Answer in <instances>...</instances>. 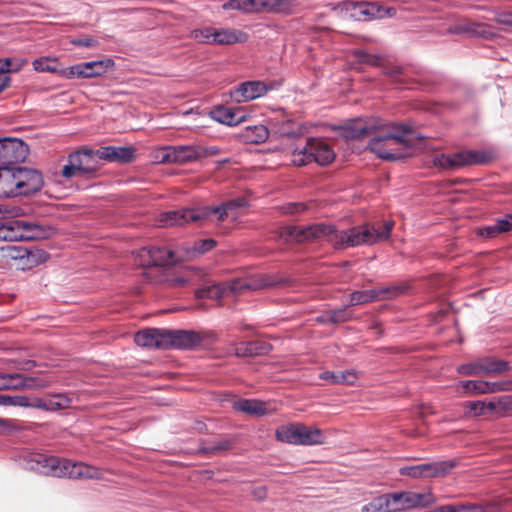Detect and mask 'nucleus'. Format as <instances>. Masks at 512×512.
Segmentation results:
<instances>
[{
  "label": "nucleus",
  "instance_id": "nucleus-44",
  "mask_svg": "<svg viewBox=\"0 0 512 512\" xmlns=\"http://www.w3.org/2000/svg\"><path fill=\"white\" fill-rule=\"evenodd\" d=\"M226 291L227 287L224 284L218 283L197 289L195 295L197 298L201 299L218 300L225 295Z\"/></svg>",
  "mask_w": 512,
  "mask_h": 512
},
{
  "label": "nucleus",
  "instance_id": "nucleus-47",
  "mask_svg": "<svg viewBox=\"0 0 512 512\" xmlns=\"http://www.w3.org/2000/svg\"><path fill=\"white\" fill-rule=\"evenodd\" d=\"M11 167L0 168V198L13 197Z\"/></svg>",
  "mask_w": 512,
  "mask_h": 512
},
{
  "label": "nucleus",
  "instance_id": "nucleus-2",
  "mask_svg": "<svg viewBox=\"0 0 512 512\" xmlns=\"http://www.w3.org/2000/svg\"><path fill=\"white\" fill-rule=\"evenodd\" d=\"M415 140L409 126L391 123L375 127L367 148L383 160L395 161L409 156L407 151L414 146Z\"/></svg>",
  "mask_w": 512,
  "mask_h": 512
},
{
  "label": "nucleus",
  "instance_id": "nucleus-12",
  "mask_svg": "<svg viewBox=\"0 0 512 512\" xmlns=\"http://www.w3.org/2000/svg\"><path fill=\"white\" fill-rule=\"evenodd\" d=\"M198 159L197 146L193 145L162 147L156 151L155 155V160L159 163L184 164Z\"/></svg>",
  "mask_w": 512,
  "mask_h": 512
},
{
  "label": "nucleus",
  "instance_id": "nucleus-52",
  "mask_svg": "<svg viewBox=\"0 0 512 512\" xmlns=\"http://www.w3.org/2000/svg\"><path fill=\"white\" fill-rule=\"evenodd\" d=\"M457 372L461 375L470 376V375H481V358H478L472 362L461 364L456 368Z\"/></svg>",
  "mask_w": 512,
  "mask_h": 512
},
{
  "label": "nucleus",
  "instance_id": "nucleus-27",
  "mask_svg": "<svg viewBox=\"0 0 512 512\" xmlns=\"http://www.w3.org/2000/svg\"><path fill=\"white\" fill-rule=\"evenodd\" d=\"M482 374L486 376H500L511 371L510 363L493 356L481 358Z\"/></svg>",
  "mask_w": 512,
  "mask_h": 512
},
{
  "label": "nucleus",
  "instance_id": "nucleus-21",
  "mask_svg": "<svg viewBox=\"0 0 512 512\" xmlns=\"http://www.w3.org/2000/svg\"><path fill=\"white\" fill-rule=\"evenodd\" d=\"M273 88L274 84L272 82L267 84L263 81H246L236 88L234 95L237 101L247 102L263 96Z\"/></svg>",
  "mask_w": 512,
  "mask_h": 512
},
{
  "label": "nucleus",
  "instance_id": "nucleus-43",
  "mask_svg": "<svg viewBox=\"0 0 512 512\" xmlns=\"http://www.w3.org/2000/svg\"><path fill=\"white\" fill-rule=\"evenodd\" d=\"M239 32L232 29H216L212 38L214 45H232L239 42Z\"/></svg>",
  "mask_w": 512,
  "mask_h": 512
},
{
  "label": "nucleus",
  "instance_id": "nucleus-24",
  "mask_svg": "<svg viewBox=\"0 0 512 512\" xmlns=\"http://www.w3.org/2000/svg\"><path fill=\"white\" fill-rule=\"evenodd\" d=\"M39 386L34 377L20 373H0V390L33 389Z\"/></svg>",
  "mask_w": 512,
  "mask_h": 512
},
{
  "label": "nucleus",
  "instance_id": "nucleus-10",
  "mask_svg": "<svg viewBox=\"0 0 512 512\" xmlns=\"http://www.w3.org/2000/svg\"><path fill=\"white\" fill-rule=\"evenodd\" d=\"M29 148L18 138H0V168L14 167L25 161Z\"/></svg>",
  "mask_w": 512,
  "mask_h": 512
},
{
  "label": "nucleus",
  "instance_id": "nucleus-60",
  "mask_svg": "<svg viewBox=\"0 0 512 512\" xmlns=\"http://www.w3.org/2000/svg\"><path fill=\"white\" fill-rule=\"evenodd\" d=\"M307 209V205L301 202L298 203H287L281 207L284 214H299Z\"/></svg>",
  "mask_w": 512,
  "mask_h": 512
},
{
  "label": "nucleus",
  "instance_id": "nucleus-45",
  "mask_svg": "<svg viewBox=\"0 0 512 512\" xmlns=\"http://www.w3.org/2000/svg\"><path fill=\"white\" fill-rule=\"evenodd\" d=\"M379 300V295L376 293V289H370V290H358L354 291L350 294V303L349 305L355 306V305H361V304H367L374 301Z\"/></svg>",
  "mask_w": 512,
  "mask_h": 512
},
{
  "label": "nucleus",
  "instance_id": "nucleus-6",
  "mask_svg": "<svg viewBox=\"0 0 512 512\" xmlns=\"http://www.w3.org/2000/svg\"><path fill=\"white\" fill-rule=\"evenodd\" d=\"M11 180L13 197L28 196L39 192L44 179L42 173L34 168L14 166L11 167Z\"/></svg>",
  "mask_w": 512,
  "mask_h": 512
},
{
  "label": "nucleus",
  "instance_id": "nucleus-49",
  "mask_svg": "<svg viewBox=\"0 0 512 512\" xmlns=\"http://www.w3.org/2000/svg\"><path fill=\"white\" fill-rule=\"evenodd\" d=\"M26 428L23 426L22 422L10 419V418H0V435H9L16 432L24 431Z\"/></svg>",
  "mask_w": 512,
  "mask_h": 512
},
{
  "label": "nucleus",
  "instance_id": "nucleus-33",
  "mask_svg": "<svg viewBox=\"0 0 512 512\" xmlns=\"http://www.w3.org/2000/svg\"><path fill=\"white\" fill-rule=\"evenodd\" d=\"M233 444L234 441L229 438H222L215 441H202L198 448V454L205 456L216 455L230 450Z\"/></svg>",
  "mask_w": 512,
  "mask_h": 512
},
{
  "label": "nucleus",
  "instance_id": "nucleus-22",
  "mask_svg": "<svg viewBox=\"0 0 512 512\" xmlns=\"http://www.w3.org/2000/svg\"><path fill=\"white\" fill-rule=\"evenodd\" d=\"M135 148L105 146L97 149L98 159L108 162L129 163L135 158Z\"/></svg>",
  "mask_w": 512,
  "mask_h": 512
},
{
  "label": "nucleus",
  "instance_id": "nucleus-7",
  "mask_svg": "<svg viewBox=\"0 0 512 512\" xmlns=\"http://www.w3.org/2000/svg\"><path fill=\"white\" fill-rule=\"evenodd\" d=\"M386 512H401L414 508H423L434 502L433 494L416 492H396L382 495Z\"/></svg>",
  "mask_w": 512,
  "mask_h": 512
},
{
  "label": "nucleus",
  "instance_id": "nucleus-39",
  "mask_svg": "<svg viewBox=\"0 0 512 512\" xmlns=\"http://www.w3.org/2000/svg\"><path fill=\"white\" fill-rule=\"evenodd\" d=\"M375 289L376 293L379 295V300H390L405 295L410 290V284L408 282H402Z\"/></svg>",
  "mask_w": 512,
  "mask_h": 512
},
{
  "label": "nucleus",
  "instance_id": "nucleus-37",
  "mask_svg": "<svg viewBox=\"0 0 512 512\" xmlns=\"http://www.w3.org/2000/svg\"><path fill=\"white\" fill-rule=\"evenodd\" d=\"M375 126L368 125L362 121L354 123L343 128V136L347 139H362L366 136H372Z\"/></svg>",
  "mask_w": 512,
  "mask_h": 512
},
{
  "label": "nucleus",
  "instance_id": "nucleus-17",
  "mask_svg": "<svg viewBox=\"0 0 512 512\" xmlns=\"http://www.w3.org/2000/svg\"><path fill=\"white\" fill-rule=\"evenodd\" d=\"M198 208H183L161 213L159 223L161 226H183L189 223L201 222Z\"/></svg>",
  "mask_w": 512,
  "mask_h": 512
},
{
  "label": "nucleus",
  "instance_id": "nucleus-32",
  "mask_svg": "<svg viewBox=\"0 0 512 512\" xmlns=\"http://www.w3.org/2000/svg\"><path fill=\"white\" fill-rule=\"evenodd\" d=\"M234 409L252 416H263L267 413L266 403L256 399H241L234 403Z\"/></svg>",
  "mask_w": 512,
  "mask_h": 512
},
{
  "label": "nucleus",
  "instance_id": "nucleus-18",
  "mask_svg": "<svg viewBox=\"0 0 512 512\" xmlns=\"http://www.w3.org/2000/svg\"><path fill=\"white\" fill-rule=\"evenodd\" d=\"M134 342L144 348L167 349L166 329L146 328L134 335Z\"/></svg>",
  "mask_w": 512,
  "mask_h": 512
},
{
  "label": "nucleus",
  "instance_id": "nucleus-30",
  "mask_svg": "<svg viewBox=\"0 0 512 512\" xmlns=\"http://www.w3.org/2000/svg\"><path fill=\"white\" fill-rule=\"evenodd\" d=\"M298 445L313 446L324 443L323 431L317 427L306 426L299 423Z\"/></svg>",
  "mask_w": 512,
  "mask_h": 512
},
{
  "label": "nucleus",
  "instance_id": "nucleus-59",
  "mask_svg": "<svg viewBox=\"0 0 512 512\" xmlns=\"http://www.w3.org/2000/svg\"><path fill=\"white\" fill-rule=\"evenodd\" d=\"M224 9L239 10L250 14L248 0H229L223 5Z\"/></svg>",
  "mask_w": 512,
  "mask_h": 512
},
{
  "label": "nucleus",
  "instance_id": "nucleus-48",
  "mask_svg": "<svg viewBox=\"0 0 512 512\" xmlns=\"http://www.w3.org/2000/svg\"><path fill=\"white\" fill-rule=\"evenodd\" d=\"M58 62L57 58L51 57H40L32 62L33 68L37 72H49L58 74V68L56 66Z\"/></svg>",
  "mask_w": 512,
  "mask_h": 512
},
{
  "label": "nucleus",
  "instance_id": "nucleus-35",
  "mask_svg": "<svg viewBox=\"0 0 512 512\" xmlns=\"http://www.w3.org/2000/svg\"><path fill=\"white\" fill-rule=\"evenodd\" d=\"M28 61L26 59H10L7 58L4 60V63L0 66V93L9 86L10 77L8 76V72L10 71H18L23 66L27 65Z\"/></svg>",
  "mask_w": 512,
  "mask_h": 512
},
{
  "label": "nucleus",
  "instance_id": "nucleus-63",
  "mask_svg": "<svg viewBox=\"0 0 512 512\" xmlns=\"http://www.w3.org/2000/svg\"><path fill=\"white\" fill-rule=\"evenodd\" d=\"M71 44L78 47H96L98 45V41L89 36L79 37L71 40Z\"/></svg>",
  "mask_w": 512,
  "mask_h": 512
},
{
  "label": "nucleus",
  "instance_id": "nucleus-50",
  "mask_svg": "<svg viewBox=\"0 0 512 512\" xmlns=\"http://www.w3.org/2000/svg\"><path fill=\"white\" fill-rule=\"evenodd\" d=\"M214 30L213 27H203V28H197L193 29L190 32V38L196 40L199 43L204 44H212V38L214 36Z\"/></svg>",
  "mask_w": 512,
  "mask_h": 512
},
{
  "label": "nucleus",
  "instance_id": "nucleus-4",
  "mask_svg": "<svg viewBox=\"0 0 512 512\" xmlns=\"http://www.w3.org/2000/svg\"><path fill=\"white\" fill-rule=\"evenodd\" d=\"M496 159L492 150H462L452 154H440L435 165L446 170H456L466 166L486 165Z\"/></svg>",
  "mask_w": 512,
  "mask_h": 512
},
{
  "label": "nucleus",
  "instance_id": "nucleus-38",
  "mask_svg": "<svg viewBox=\"0 0 512 512\" xmlns=\"http://www.w3.org/2000/svg\"><path fill=\"white\" fill-rule=\"evenodd\" d=\"M217 246V241L213 238L196 240L191 247L185 248V257L187 259H195Z\"/></svg>",
  "mask_w": 512,
  "mask_h": 512
},
{
  "label": "nucleus",
  "instance_id": "nucleus-61",
  "mask_svg": "<svg viewBox=\"0 0 512 512\" xmlns=\"http://www.w3.org/2000/svg\"><path fill=\"white\" fill-rule=\"evenodd\" d=\"M466 407L469 408L475 416H481L488 410L487 402L484 401H469L466 403Z\"/></svg>",
  "mask_w": 512,
  "mask_h": 512
},
{
  "label": "nucleus",
  "instance_id": "nucleus-55",
  "mask_svg": "<svg viewBox=\"0 0 512 512\" xmlns=\"http://www.w3.org/2000/svg\"><path fill=\"white\" fill-rule=\"evenodd\" d=\"M57 75L66 79H73L75 77L82 78V76L85 75V72L81 70V65L79 63L68 68L58 69Z\"/></svg>",
  "mask_w": 512,
  "mask_h": 512
},
{
  "label": "nucleus",
  "instance_id": "nucleus-31",
  "mask_svg": "<svg viewBox=\"0 0 512 512\" xmlns=\"http://www.w3.org/2000/svg\"><path fill=\"white\" fill-rule=\"evenodd\" d=\"M114 60L107 58L104 60L90 61L80 63L81 70L85 72L82 78H93L104 75L107 70L114 66Z\"/></svg>",
  "mask_w": 512,
  "mask_h": 512
},
{
  "label": "nucleus",
  "instance_id": "nucleus-15",
  "mask_svg": "<svg viewBox=\"0 0 512 512\" xmlns=\"http://www.w3.org/2000/svg\"><path fill=\"white\" fill-rule=\"evenodd\" d=\"M449 32L457 35H467L485 40H494L498 37L494 27L481 22L466 20L449 28Z\"/></svg>",
  "mask_w": 512,
  "mask_h": 512
},
{
  "label": "nucleus",
  "instance_id": "nucleus-64",
  "mask_svg": "<svg viewBox=\"0 0 512 512\" xmlns=\"http://www.w3.org/2000/svg\"><path fill=\"white\" fill-rule=\"evenodd\" d=\"M494 21L499 25L512 29V12H498L495 15Z\"/></svg>",
  "mask_w": 512,
  "mask_h": 512
},
{
  "label": "nucleus",
  "instance_id": "nucleus-8",
  "mask_svg": "<svg viewBox=\"0 0 512 512\" xmlns=\"http://www.w3.org/2000/svg\"><path fill=\"white\" fill-rule=\"evenodd\" d=\"M46 236V229L32 222L14 220L8 223H0V239L4 241L34 240Z\"/></svg>",
  "mask_w": 512,
  "mask_h": 512
},
{
  "label": "nucleus",
  "instance_id": "nucleus-3",
  "mask_svg": "<svg viewBox=\"0 0 512 512\" xmlns=\"http://www.w3.org/2000/svg\"><path fill=\"white\" fill-rule=\"evenodd\" d=\"M36 461L45 463L44 466L49 467L53 475L57 477H68L72 479H102V471L84 462H76L70 459L58 458L54 456L46 457L39 455Z\"/></svg>",
  "mask_w": 512,
  "mask_h": 512
},
{
  "label": "nucleus",
  "instance_id": "nucleus-40",
  "mask_svg": "<svg viewBox=\"0 0 512 512\" xmlns=\"http://www.w3.org/2000/svg\"><path fill=\"white\" fill-rule=\"evenodd\" d=\"M275 436L280 442L298 445L299 423L280 426L276 429Z\"/></svg>",
  "mask_w": 512,
  "mask_h": 512
},
{
  "label": "nucleus",
  "instance_id": "nucleus-11",
  "mask_svg": "<svg viewBox=\"0 0 512 512\" xmlns=\"http://www.w3.org/2000/svg\"><path fill=\"white\" fill-rule=\"evenodd\" d=\"M382 73L390 78V80L397 84L406 85L410 82H418L422 85H435L438 84V80L433 78L427 74L416 72V77L411 78L409 74V69L402 65L393 64L388 61L386 58L384 60V65H382Z\"/></svg>",
  "mask_w": 512,
  "mask_h": 512
},
{
  "label": "nucleus",
  "instance_id": "nucleus-1",
  "mask_svg": "<svg viewBox=\"0 0 512 512\" xmlns=\"http://www.w3.org/2000/svg\"><path fill=\"white\" fill-rule=\"evenodd\" d=\"M393 226V221H386L384 224H363L338 231L335 225L314 223L308 226H284L278 234L285 243L301 244L326 239L334 248L342 249L385 241L390 237Z\"/></svg>",
  "mask_w": 512,
  "mask_h": 512
},
{
  "label": "nucleus",
  "instance_id": "nucleus-46",
  "mask_svg": "<svg viewBox=\"0 0 512 512\" xmlns=\"http://www.w3.org/2000/svg\"><path fill=\"white\" fill-rule=\"evenodd\" d=\"M354 56L357 59L358 63L360 64H366L372 67H382L384 65L385 57L378 55V54H372L365 50H357L354 52Z\"/></svg>",
  "mask_w": 512,
  "mask_h": 512
},
{
  "label": "nucleus",
  "instance_id": "nucleus-36",
  "mask_svg": "<svg viewBox=\"0 0 512 512\" xmlns=\"http://www.w3.org/2000/svg\"><path fill=\"white\" fill-rule=\"evenodd\" d=\"M242 138L247 143H264L269 137V130L262 124L247 126L241 133Z\"/></svg>",
  "mask_w": 512,
  "mask_h": 512
},
{
  "label": "nucleus",
  "instance_id": "nucleus-5",
  "mask_svg": "<svg viewBox=\"0 0 512 512\" xmlns=\"http://www.w3.org/2000/svg\"><path fill=\"white\" fill-rule=\"evenodd\" d=\"M335 152L325 141L318 138H309L306 145L293 152L292 162L296 166H304L316 162L320 166H326L335 159Z\"/></svg>",
  "mask_w": 512,
  "mask_h": 512
},
{
  "label": "nucleus",
  "instance_id": "nucleus-28",
  "mask_svg": "<svg viewBox=\"0 0 512 512\" xmlns=\"http://www.w3.org/2000/svg\"><path fill=\"white\" fill-rule=\"evenodd\" d=\"M422 471L424 477L435 478L444 477L449 474L456 466L455 460H444L422 464Z\"/></svg>",
  "mask_w": 512,
  "mask_h": 512
},
{
  "label": "nucleus",
  "instance_id": "nucleus-58",
  "mask_svg": "<svg viewBox=\"0 0 512 512\" xmlns=\"http://www.w3.org/2000/svg\"><path fill=\"white\" fill-rule=\"evenodd\" d=\"M385 509L383 497L379 496L369 504L364 505L361 512H386Z\"/></svg>",
  "mask_w": 512,
  "mask_h": 512
},
{
  "label": "nucleus",
  "instance_id": "nucleus-23",
  "mask_svg": "<svg viewBox=\"0 0 512 512\" xmlns=\"http://www.w3.org/2000/svg\"><path fill=\"white\" fill-rule=\"evenodd\" d=\"M71 398L66 394L58 393L50 398L36 397L31 400L30 408H36L48 412H56L68 409L71 405Z\"/></svg>",
  "mask_w": 512,
  "mask_h": 512
},
{
  "label": "nucleus",
  "instance_id": "nucleus-25",
  "mask_svg": "<svg viewBox=\"0 0 512 512\" xmlns=\"http://www.w3.org/2000/svg\"><path fill=\"white\" fill-rule=\"evenodd\" d=\"M273 346L263 340H254L248 342H240L234 347V354L237 357H255L268 355Z\"/></svg>",
  "mask_w": 512,
  "mask_h": 512
},
{
  "label": "nucleus",
  "instance_id": "nucleus-53",
  "mask_svg": "<svg viewBox=\"0 0 512 512\" xmlns=\"http://www.w3.org/2000/svg\"><path fill=\"white\" fill-rule=\"evenodd\" d=\"M31 400L24 395H3V406L29 407Z\"/></svg>",
  "mask_w": 512,
  "mask_h": 512
},
{
  "label": "nucleus",
  "instance_id": "nucleus-14",
  "mask_svg": "<svg viewBox=\"0 0 512 512\" xmlns=\"http://www.w3.org/2000/svg\"><path fill=\"white\" fill-rule=\"evenodd\" d=\"M175 262L174 252L166 247H144L138 252V264L142 267H162Z\"/></svg>",
  "mask_w": 512,
  "mask_h": 512
},
{
  "label": "nucleus",
  "instance_id": "nucleus-62",
  "mask_svg": "<svg viewBox=\"0 0 512 512\" xmlns=\"http://www.w3.org/2000/svg\"><path fill=\"white\" fill-rule=\"evenodd\" d=\"M422 467H423L422 464L415 465V466L403 467L400 469V474L404 475V476L413 477V478L424 477Z\"/></svg>",
  "mask_w": 512,
  "mask_h": 512
},
{
  "label": "nucleus",
  "instance_id": "nucleus-19",
  "mask_svg": "<svg viewBox=\"0 0 512 512\" xmlns=\"http://www.w3.org/2000/svg\"><path fill=\"white\" fill-rule=\"evenodd\" d=\"M97 159V150L92 149H79L68 155V160H72L84 176L94 175L98 171Z\"/></svg>",
  "mask_w": 512,
  "mask_h": 512
},
{
  "label": "nucleus",
  "instance_id": "nucleus-56",
  "mask_svg": "<svg viewBox=\"0 0 512 512\" xmlns=\"http://www.w3.org/2000/svg\"><path fill=\"white\" fill-rule=\"evenodd\" d=\"M60 175L69 180V179H72L74 177H83L84 175L80 172V170H78V168L76 167V165L73 163L72 160H68L67 159V164H65L62 169H61V172H60Z\"/></svg>",
  "mask_w": 512,
  "mask_h": 512
},
{
  "label": "nucleus",
  "instance_id": "nucleus-54",
  "mask_svg": "<svg viewBox=\"0 0 512 512\" xmlns=\"http://www.w3.org/2000/svg\"><path fill=\"white\" fill-rule=\"evenodd\" d=\"M500 234H502V231L500 230V226L497 221H495V224L493 225L480 227L476 230V235L484 239H494Z\"/></svg>",
  "mask_w": 512,
  "mask_h": 512
},
{
  "label": "nucleus",
  "instance_id": "nucleus-51",
  "mask_svg": "<svg viewBox=\"0 0 512 512\" xmlns=\"http://www.w3.org/2000/svg\"><path fill=\"white\" fill-rule=\"evenodd\" d=\"M29 254L26 256L27 265L29 267L37 266L49 259V254L41 249L28 248Z\"/></svg>",
  "mask_w": 512,
  "mask_h": 512
},
{
  "label": "nucleus",
  "instance_id": "nucleus-16",
  "mask_svg": "<svg viewBox=\"0 0 512 512\" xmlns=\"http://www.w3.org/2000/svg\"><path fill=\"white\" fill-rule=\"evenodd\" d=\"M459 386L467 393L471 394H491L512 390V380H501L489 382L483 380L460 381Z\"/></svg>",
  "mask_w": 512,
  "mask_h": 512
},
{
  "label": "nucleus",
  "instance_id": "nucleus-57",
  "mask_svg": "<svg viewBox=\"0 0 512 512\" xmlns=\"http://www.w3.org/2000/svg\"><path fill=\"white\" fill-rule=\"evenodd\" d=\"M7 252V256L11 259H26V256L29 254L28 248L16 245H7L3 248Z\"/></svg>",
  "mask_w": 512,
  "mask_h": 512
},
{
  "label": "nucleus",
  "instance_id": "nucleus-29",
  "mask_svg": "<svg viewBox=\"0 0 512 512\" xmlns=\"http://www.w3.org/2000/svg\"><path fill=\"white\" fill-rule=\"evenodd\" d=\"M295 5L293 0H260L259 13L291 15Z\"/></svg>",
  "mask_w": 512,
  "mask_h": 512
},
{
  "label": "nucleus",
  "instance_id": "nucleus-26",
  "mask_svg": "<svg viewBox=\"0 0 512 512\" xmlns=\"http://www.w3.org/2000/svg\"><path fill=\"white\" fill-rule=\"evenodd\" d=\"M210 116L215 121L228 126H236L245 119L244 115H239V111L225 106L213 108L210 111Z\"/></svg>",
  "mask_w": 512,
  "mask_h": 512
},
{
  "label": "nucleus",
  "instance_id": "nucleus-34",
  "mask_svg": "<svg viewBox=\"0 0 512 512\" xmlns=\"http://www.w3.org/2000/svg\"><path fill=\"white\" fill-rule=\"evenodd\" d=\"M319 378L332 384L353 385L357 380V375L353 370L324 371L319 374Z\"/></svg>",
  "mask_w": 512,
  "mask_h": 512
},
{
  "label": "nucleus",
  "instance_id": "nucleus-13",
  "mask_svg": "<svg viewBox=\"0 0 512 512\" xmlns=\"http://www.w3.org/2000/svg\"><path fill=\"white\" fill-rule=\"evenodd\" d=\"M211 334L210 332L166 329L167 349H193L199 346L205 338L210 337Z\"/></svg>",
  "mask_w": 512,
  "mask_h": 512
},
{
  "label": "nucleus",
  "instance_id": "nucleus-42",
  "mask_svg": "<svg viewBox=\"0 0 512 512\" xmlns=\"http://www.w3.org/2000/svg\"><path fill=\"white\" fill-rule=\"evenodd\" d=\"M488 410L503 416L512 415V395H503L487 402Z\"/></svg>",
  "mask_w": 512,
  "mask_h": 512
},
{
  "label": "nucleus",
  "instance_id": "nucleus-41",
  "mask_svg": "<svg viewBox=\"0 0 512 512\" xmlns=\"http://www.w3.org/2000/svg\"><path fill=\"white\" fill-rule=\"evenodd\" d=\"M352 319V314L347 311V306L326 311L322 316L317 318L318 322L328 324H340L348 322Z\"/></svg>",
  "mask_w": 512,
  "mask_h": 512
},
{
  "label": "nucleus",
  "instance_id": "nucleus-20",
  "mask_svg": "<svg viewBox=\"0 0 512 512\" xmlns=\"http://www.w3.org/2000/svg\"><path fill=\"white\" fill-rule=\"evenodd\" d=\"M248 206V203L245 198L238 197L226 202L221 203L218 206L215 207H200L198 208L199 214L202 216L201 221L206 220L209 216L212 214L217 215V221L223 222L228 217L229 212L233 211L240 207H246Z\"/></svg>",
  "mask_w": 512,
  "mask_h": 512
},
{
  "label": "nucleus",
  "instance_id": "nucleus-9",
  "mask_svg": "<svg viewBox=\"0 0 512 512\" xmlns=\"http://www.w3.org/2000/svg\"><path fill=\"white\" fill-rule=\"evenodd\" d=\"M345 11L356 21H371L392 16L395 12L393 8H385L377 2L369 1H347Z\"/></svg>",
  "mask_w": 512,
  "mask_h": 512
}]
</instances>
